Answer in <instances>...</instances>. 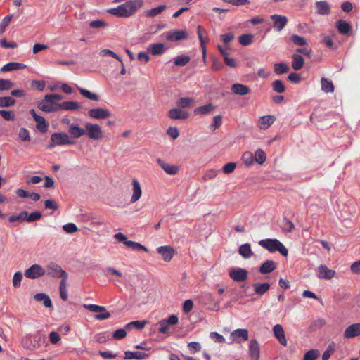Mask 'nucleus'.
Here are the masks:
<instances>
[{"mask_svg": "<svg viewBox=\"0 0 360 360\" xmlns=\"http://www.w3.org/2000/svg\"><path fill=\"white\" fill-rule=\"evenodd\" d=\"M252 287L255 293L257 295L262 296L265 294L270 289V284L269 283H254Z\"/></svg>", "mask_w": 360, "mask_h": 360, "instance_id": "obj_33", "label": "nucleus"}, {"mask_svg": "<svg viewBox=\"0 0 360 360\" xmlns=\"http://www.w3.org/2000/svg\"><path fill=\"white\" fill-rule=\"evenodd\" d=\"M292 68L295 70H299L303 68L304 59L302 56L297 53H294L292 56Z\"/></svg>", "mask_w": 360, "mask_h": 360, "instance_id": "obj_32", "label": "nucleus"}, {"mask_svg": "<svg viewBox=\"0 0 360 360\" xmlns=\"http://www.w3.org/2000/svg\"><path fill=\"white\" fill-rule=\"evenodd\" d=\"M271 18L274 20V27L278 32L281 31L288 22V19L284 15L274 14Z\"/></svg>", "mask_w": 360, "mask_h": 360, "instance_id": "obj_17", "label": "nucleus"}, {"mask_svg": "<svg viewBox=\"0 0 360 360\" xmlns=\"http://www.w3.org/2000/svg\"><path fill=\"white\" fill-rule=\"evenodd\" d=\"M316 13L319 15H326L330 13V6L326 1H319L315 3Z\"/></svg>", "mask_w": 360, "mask_h": 360, "instance_id": "obj_23", "label": "nucleus"}, {"mask_svg": "<svg viewBox=\"0 0 360 360\" xmlns=\"http://www.w3.org/2000/svg\"><path fill=\"white\" fill-rule=\"evenodd\" d=\"M248 271L242 268H231L229 276L236 282L245 281L248 278Z\"/></svg>", "mask_w": 360, "mask_h": 360, "instance_id": "obj_8", "label": "nucleus"}, {"mask_svg": "<svg viewBox=\"0 0 360 360\" xmlns=\"http://www.w3.org/2000/svg\"><path fill=\"white\" fill-rule=\"evenodd\" d=\"M61 95L56 94H46L44 99L37 105L41 111L45 112H53L60 110V104L58 102L63 100Z\"/></svg>", "mask_w": 360, "mask_h": 360, "instance_id": "obj_2", "label": "nucleus"}, {"mask_svg": "<svg viewBox=\"0 0 360 360\" xmlns=\"http://www.w3.org/2000/svg\"><path fill=\"white\" fill-rule=\"evenodd\" d=\"M16 101L11 96L0 97V108H9L15 105Z\"/></svg>", "mask_w": 360, "mask_h": 360, "instance_id": "obj_44", "label": "nucleus"}, {"mask_svg": "<svg viewBox=\"0 0 360 360\" xmlns=\"http://www.w3.org/2000/svg\"><path fill=\"white\" fill-rule=\"evenodd\" d=\"M88 115L91 118L101 120L108 118L111 113L106 108H96L90 109L88 111Z\"/></svg>", "mask_w": 360, "mask_h": 360, "instance_id": "obj_10", "label": "nucleus"}, {"mask_svg": "<svg viewBox=\"0 0 360 360\" xmlns=\"http://www.w3.org/2000/svg\"><path fill=\"white\" fill-rule=\"evenodd\" d=\"M317 276L321 279H331L335 275L334 270L328 269L326 265L321 264L317 268Z\"/></svg>", "mask_w": 360, "mask_h": 360, "instance_id": "obj_13", "label": "nucleus"}, {"mask_svg": "<svg viewBox=\"0 0 360 360\" xmlns=\"http://www.w3.org/2000/svg\"><path fill=\"white\" fill-rule=\"evenodd\" d=\"M107 25H108V23L103 20H96L91 21L89 23V26L91 28H95V29L105 27Z\"/></svg>", "mask_w": 360, "mask_h": 360, "instance_id": "obj_63", "label": "nucleus"}, {"mask_svg": "<svg viewBox=\"0 0 360 360\" xmlns=\"http://www.w3.org/2000/svg\"><path fill=\"white\" fill-rule=\"evenodd\" d=\"M242 159L246 166L252 165L254 162L253 155L249 151H246L243 153Z\"/></svg>", "mask_w": 360, "mask_h": 360, "instance_id": "obj_60", "label": "nucleus"}, {"mask_svg": "<svg viewBox=\"0 0 360 360\" xmlns=\"http://www.w3.org/2000/svg\"><path fill=\"white\" fill-rule=\"evenodd\" d=\"M86 134L89 139L93 140H101L103 137V133L101 127L98 124L86 123Z\"/></svg>", "mask_w": 360, "mask_h": 360, "instance_id": "obj_5", "label": "nucleus"}, {"mask_svg": "<svg viewBox=\"0 0 360 360\" xmlns=\"http://www.w3.org/2000/svg\"><path fill=\"white\" fill-rule=\"evenodd\" d=\"M276 268V263L273 260H266L259 267V272L262 274H269Z\"/></svg>", "mask_w": 360, "mask_h": 360, "instance_id": "obj_30", "label": "nucleus"}, {"mask_svg": "<svg viewBox=\"0 0 360 360\" xmlns=\"http://www.w3.org/2000/svg\"><path fill=\"white\" fill-rule=\"evenodd\" d=\"M290 68L285 63H277L274 65V70L276 75H281L289 71Z\"/></svg>", "mask_w": 360, "mask_h": 360, "instance_id": "obj_43", "label": "nucleus"}, {"mask_svg": "<svg viewBox=\"0 0 360 360\" xmlns=\"http://www.w3.org/2000/svg\"><path fill=\"white\" fill-rule=\"evenodd\" d=\"M168 116L173 120H185L189 117V113L181 110L179 107L170 109L168 112Z\"/></svg>", "mask_w": 360, "mask_h": 360, "instance_id": "obj_18", "label": "nucleus"}, {"mask_svg": "<svg viewBox=\"0 0 360 360\" xmlns=\"http://www.w3.org/2000/svg\"><path fill=\"white\" fill-rule=\"evenodd\" d=\"M68 132L74 138H80L86 134L85 127L82 128L79 127L78 124L72 123L70 125Z\"/></svg>", "mask_w": 360, "mask_h": 360, "instance_id": "obj_28", "label": "nucleus"}, {"mask_svg": "<svg viewBox=\"0 0 360 360\" xmlns=\"http://www.w3.org/2000/svg\"><path fill=\"white\" fill-rule=\"evenodd\" d=\"M238 252L245 259H248L253 255V252L249 243L241 245L239 247Z\"/></svg>", "mask_w": 360, "mask_h": 360, "instance_id": "obj_37", "label": "nucleus"}, {"mask_svg": "<svg viewBox=\"0 0 360 360\" xmlns=\"http://www.w3.org/2000/svg\"><path fill=\"white\" fill-rule=\"evenodd\" d=\"M125 245L129 248L133 249V250H143L146 252H148V250L146 246H144L137 242L127 240V241L125 242Z\"/></svg>", "mask_w": 360, "mask_h": 360, "instance_id": "obj_48", "label": "nucleus"}, {"mask_svg": "<svg viewBox=\"0 0 360 360\" xmlns=\"http://www.w3.org/2000/svg\"><path fill=\"white\" fill-rule=\"evenodd\" d=\"M165 8H166L165 5H160L158 7L146 11L145 15L147 17L153 18V17L158 15V14H160V13H162L165 9Z\"/></svg>", "mask_w": 360, "mask_h": 360, "instance_id": "obj_46", "label": "nucleus"}, {"mask_svg": "<svg viewBox=\"0 0 360 360\" xmlns=\"http://www.w3.org/2000/svg\"><path fill=\"white\" fill-rule=\"evenodd\" d=\"M231 91L236 95L245 96L250 92V89L246 85L236 83L231 86Z\"/></svg>", "mask_w": 360, "mask_h": 360, "instance_id": "obj_27", "label": "nucleus"}, {"mask_svg": "<svg viewBox=\"0 0 360 360\" xmlns=\"http://www.w3.org/2000/svg\"><path fill=\"white\" fill-rule=\"evenodd\" d=\"M41 213L40 212H34L26 216L27 222H33L41 218Z\"/></svg>", "mask_w": 360, "mask_h": 360, "instance_id": "obj_64", "label": "nucleus"}, {"mask_svg": "<svg viewBox=\"0 0 360 360\" xmlns=\"http://www.w3.org/2000/svg\"><path fill=\"white\" fill-rule=\"evenodd\" d=\"M321 89L325 93H332L334 91V86L331 80L322 77L321 79Z\"/></svg>", "mask_w": 360, "mask_h": 360, "instance_id": "obj_39", "label": "nucleus"}, {"mask_svg": "<svg viewBox=\"0 0 360 360\" xmlns=\"http://www.w3.org/2000/svg\"><path fill=\"white\" fill-rule=\"evenodd\" d=\"M290 40L297 46H305L307 45V42L306 39L301 36H299L297 34H292L290 37Z\"/></svg>", "mask_w": 360, "mask_h": 360, "instance_id": "obj_56", "label": "nucleus"}, {"mask_svg": "<svg viewBox=\"0 0 360 360\" xmlns=\"http://www.w3.org/2000/svg\"><path fill=\"white\" fill-rule=\"evenodd\" d=\"M360 335V323H353L346 328L344 337L347 339Z\"/></svg>", "mask_w": 360, "mask_h": 360, "instance_id": "obj_15", "label": "nucleus"}, {"mask_svg": "<svg viewBox=\"0 0 360 360\" xmlns=\"http://www.w3.org/2000/svg\"><path fill=\"white\" fill-rule=\"evenodd\" d=\"M214 109V106L212 103H208L200 107L196 108L194 110V112L196 115H205Z\"/></svg>", "mask_w": 360, "mask_h": 360, "instance_id": "obj_42", "label": "nucleus"}, {"mask_svg": "<svg viewBox=\"0 0 360 360\" xmlns=\"http://www.w3.org/2000/svg\"><path fill=\"white\" fill-rule=\"evenodd\" d=\"M273 332L278 342L283 346H286L287 340L282 326L280 324L275 325L273 328Z\"/></svg>", "mask_w": 360, "mask_h": 360, "instance_id": "obj_21", "label": "nucleus"}, {"mask_svg": "<svg viewBox=\"0 0 360 360\" xmlns=\"http://www.w3.org/2000/svg\"><path fill=\"white\" fill-rule=\"evenodd\" d=\"M0 115L6 121H11L15 119V114L12 110H0Z\"/></svg>", "mask_w": 360, "mask_h": 360, "instance_id": "obj_62", "label": "nucleus"}, {"mask_svg": "<svg viewBox=\"0 0 360 360\" xmlns=\"http://www.w3.org/2000/svg\"><path fill=\"white\" fill-rule=\"evenodd\" d=\"M28 214L27 211H22L18 214H13L9 217L8 221L11 223L15 221H26V216Z\"/></svg>", "mask_w": 360, "mask_h": 360, "instance_id": "obj_49", "label": "nucleus"}, {"mask_svg": "<svg viewBox=\"0 0 360 360\" xmlns=\"http://www.w3.org/2000/svg\"><path fill=\"white\" fill-rule=\"evenodd\" d=\"M60 298L64 301L68 300V287H67V280L61 279V281H60Z\"/></svg>", "mask_w": 360, "mask_h": 360, "instance_id": "obj_47", "label": "nucleus"}, {"mask_svg": "<svg viewBox=\"0 0 360 360\" xmlns=\"http://www.w3.org/2000/svg\"><path fill=\"white\" fill-rule=\"evenodd\" d=\"M46 339V336L44 335H41L40 333L34 334L30 337L29 340H30L32 345L27 346L29 349H32L34 348H37L41 345L42 343L44 342Z\"/></svg>", "mask_w": 360, "mask_h": 360, "instance_id": "obj_22", "label": "nucleus"}, {"mask_svg": "<svg viewBox=\"0 0 360 360\" xmlns=\"http://www.w3.org/2000/svg\"><path fill=\"white\" fill-rule=\"evenodd\" d=\"M193 103H194L193 98H189V97H183V98H179L176 101L177 106L179 108H190L193 105Z\"/></svg>", "mask_w": 360, "mask_h": 360, "instance_id": "obj_41", "label": "nucleus"}, {"mask_svg": "<svg viewBox=\"0 0 360 360\" xmlns=\"http://www.w3.org/2000/svg\"><path fill=\"white\" fill-rule=\"evenodd\" d=\"M79 108L80 105L77 101H65L60 104V110H75Z\"/></svg>", "mask_w": 360, "mask_h": 360, "instance_id": "obj_40", "label": "nucleus"}, {"mask_svg": "<svg viewBox=\"0 0 360 360\" xmlns=\"http://www.w3.org/2000/svg\"><path fill=\"white\" fill-rule=\"evenodd\" d=\"M231 337L233 341L240 343L241 342L246 341L248 339V331L245 328L236 329L231 333Z\"/></svg>", "mask_w": 360, "mask_h": 360, "instance_id": "obj_14", "label": "nucleus"}, {"mask_svg": "<svg viewBox=\"0 0 360 360\" xmlns=\"http://www.w3.org/2000/svg\"><path fill=\"white\" fill-rule=\"evenodd\" d=\"M34 121L36 122V128L41 133H46L48 130L49 123L46 122L44 117L39 116L35 117Z\"/></svg>", "mask_w": 360, "mask_h": 360, "instance_id": "obj_35", "label": "nucleus"}, {"mask_svg": "<svg viewBox=\"0 0 360 360\" xmlns=\"http://www.w3.org/2000/svg\"><path fill=\"white\" fill-rule=\"evenodd\" d=\"M157 162L159 165V166L164 170V172L167 174L174 175L177 174L179 170V166L174 164L168 163L160 158H158L157 160Z\"/></svg>", "mask_w": 360, "mask_h": 360, "instance_id": "obj_11", "label": "nucleus"}, {"mask_svg": "<svg viewBox=\"0 0 360 360\" xmlns=\"http://www.w3.org/2000/svg\"><path fill=\"white\" fill-rule=\"evenodd\" d=\"M34 299L37 302H42L45 307L53 309V304L49 296L44 292H38L34 295Z\"/></svg>", "mask_w": 360, "mask_h": 360, "instance_id": "obj_26", "label": "nucleus"}, {"mask_svg": "<svg viewBox=\"0 0 360 360\" xmlns=\"http://www.w3.org/2000/svg\"><path fill=\"white\" fill-rule=\"evenodd\" d=\"M273 90L276 93H283L285 91V86L283 81L280 79L275 80L272 83Z\"/></svg>", "mask_w": 360, "mask_h": 360, "instance_id": "obj_52", "label": "nucleus"}, {"mask_svg": "<svg viewBox=\"0 0 360 360\" xmlns=\"http://www.w3.org/2000/svg\"><path fill=\"white\" fill-rule=\"evenodd\" d=\"M124 358L126 359H144L148 357V354L147 353L143 352H131L127 351L124 352Z\"/></svg>", "mask_w": 360, "mask_h": 360, "instance_id": "obj_34", "label": "nucleus"}, {"mask_svg": "<svg viewBox=\"0 0 360 360\" xmlns=\"http://www.w3.org/2000/svg\"><path fill=\"white\" fill-rule=\"evenodd\" d=\"M47 275L53 278H61L67 280L68 274L56 263H50L47 266Z\"/></svg>", "mask_w": 360, "mask_h": 360, "instance_id": "obj_7", "label": "nucleus"}, {"mask_svg": "<svg viewBox=\"0 0 360 360\" xmlns=\"http://www.w3.org/2000/svg\"><path fill=\"white\" fill-rule=\"evenodd\" d=\"M26 68V65L21 63L18 62H10L6 63L0 69V72H10L16 70H22Z\"/></svg>", "mask_w": 360, "mask_h": 360, "instance_id": "obj_29", "label": "nucleus"}, {"mask_svg": "<svg viewBox=\"0 0 360 360\" xmlns=\"http://www.w3.org/2000/svg\"><path fill=\"white\" fill-rule=\"evenodd\" d=\"M143 0H129L116 8H110L108 12L119 18H127L134 15L143 6Z\"/></svg>", "mask_w": 360, "mask_h": 360, "instance_id": "obj_1", "label": "nucleus"}, {"mask_svg": "<svg viewBox=\"0 0 360 360\" xmlns=\"http://www.w3.org/2000/svg\"><path fill=\"white\" fill-rule=\"evenodd\" d=\"M259 245L270 252L278 251L284 257H287L288 255V249L277 239H263L259 241Z\"/></svg>", "mask_w": 360, "mask_h": 360, "instance_id": "obj_3", "label": "nucleus"}, {"mask_svg": "<svg viewBox=\"0 0 360 360\" xmlns=\"http://www.w3.org/2000/svg\"><path fill=\"white\" fill-rule=\"evenodd\" d=\"M74 143L75 141L68 134L62 132H56L51 135V141L47 148L51 149L56 146L72 145Z\"/></svg>", "mask_w": 360, "mask_h": 360, "instance_id": "obj_4", "label": "nucleus"}, {"mask_svg": "<svg viewBox=\"0 0 360 360\" xmlns=\"http://www.w3.org/2000/svg\"><path fill=\"white\" fill-rule=\"evenodd\" d=\"M147 323V321H133L127 323L125 328L130 330L132 328H136V329L141 330L143 329Z\"/></svg>", "mask_w": 360, "mask_h": 360, "instance_id": "obj_45", "label": "nucleus"}, {"mask_svg": "<svg viewBox=\"0 0 360 360\" xmlns=\"http://www.w3.org/2000/svg\"><path fill=\"white\" fill-rule=\"evenodd\" d=\"M79 93L84 97L91 101H98V96L96 94H94L86 89L77 86Z\"/></svg>", "mask_w": 360, "mask_h": 360, "instance_id": "obj_53", "label": "nucleus"}, {"mask_svg": "<svg viewBox=\"0 0 360 360\" xmlns=\"http://www.w3.org/2000/svg\"><path fill=\"white\" fill-rule=\"evenodd\" d=\"M336 27L342 34H347L352 30L351 25L343 20H338L336 22Z\"/></svg>", "mask_w": 360, "mask_h": 360, "instance_id": "obj_36", "label": "nucleus"}, {"mask_svg": "<svg viewBox=\"0 0 360 360\" xmlns=\"http://www.w3.org/2000/svg\"><path fill=\"white\" fill-rule=\"evenodd\" d=\"M319 355V352L317 349H311L304 354L303 360H316Z\"/></svg>", "mask_w": 360, "mask_h": 360, "instance_id": "obj_58", "label": "nucleus"}, {"mask_svg": "<svg viewBox=\"0 0 360 360\" xmlns=\"http://www.w3.org/2000/svg\"><path fill=\"white\" fill-rule=\"evenodd\" d=\"M219 173V170H216V169H209L203 175L202 180L206 181L208 180L213 179L218 175Z\"/></svg>", "mask_w": 360, "mask_h": 360, "instance_id": "obj_57", "label": "nucleus"}, {"mask_svg": "<svg viewBox=\"0 0 360 360\" xmlns=\"http://www.w3.org/2000/svg\"><path fill=\"white\" fill-rule=\"evenodd\" d=\"M249 352L252 358H254L255 360H259L260 348L257 340L253 339L250 340L249 344Z\"/></svg>", "mask_w": 360, "mask_h": 360, "instance_id": "obj_24", "label": "nucleus"}, {"mask_svg": "<svg viewBox=\"0 0 360 360\" xmlns=\"http://www.w3.org/2000/svg\"><path fill=\"white\" fill-rule=\"evenodd\" d=\"M197 33H198V38H199V40H200V46H201L202 49V53H203V56H205L206 49H205L204 38H205V37H207V32H205L204 28L201 25H199L197 27Z\"/></svg>", "mask_w": 360, "mask_h": 360, "instance_id": "obj_38", "label": "nucleus"}, {"mask_svg": "<svg viewBox=\"0 0 360 360\" xmlns=\"http://www.w3.org/2000/svg\"><path fill=\"white\" fill-rule=\"evenodd\" d=\"M190 61V57L186 55L177 56L174 60L176 66H184Z\"/></svg>", "mask_w": 360, "mask_h": 360, "instance_id": "obj_54", "label": "nucleus"}, {"mask_svg": "<svg viewBox=\"0 0 360 360\" xmlns=\"http://www.w3.org/2000/svg\"><path fill=\"white\" fill-rule=\"evenodd\" d=\"M148 51L153 55H161L165 53V45L162 43H153L148 46Z\"/></svg>", "mask_w": 360, "mask_h": 360, "instance_id": "obj_31", "label": "nucleus"}, {"mask_svg": "<svg viewBox=\"0 0 360 360\" xmlns=\"http://www.w3.org/2000/svg\"><path fill=\"white\" fill-rule=\"evenodd\" d=\"M13 86L14 83L11 80L0 78V91L10 90Z\"/></svg>", "mask_w": 360, "mask_h": 360, "instance_id": "obj_51", "label": "nucleus"}, {"mask_svg": "<svg viewBox=\"0 0 360 360\" xmlns=\"http://www.w3.org/2000/svg\"><path fill=\"white\" fill-rule=\"evenodd\" d=\"M253 38L251 34H244L239 37L238 41L243 46H248L252 43Z\"/></svg>", "mask_w": 360, "mask_h": 360, "instance_id": "obj_50", "label": "nucleus"}, {"mask_svg": "<svg viewBox=\"0 0 360 360\" xmlns=\"http://www.w3.org/2000/svg\"><path fill=\"white\" fill-rule=\"evenodd\" d=\"M266 154L262 149L259 148L255 152V160L259 164H263L266 161Z\"/></svg>", "mask_w": 360, "mask_h": 360, "instance_id": "obj_55", "label": "nucleus"}, {"mask_svg": "<svg viewBox=\"0 0 360 360\" xmlns=\"http://www.w3.org/2000/svg\"><path fill=\"white\" fill-rule=\"evenodd\" d=\"M132 195L131 198V202L138 201L142 195V189L140 183L136 179H132Z\"/></svg>", "mask_w": 360, "mask_h": 360, "instance_id": "obj_20", "label": "nucleus"}, {"mask_svg": "<svg viewBox=\"0 0 360 360\" xmlns=\"http://www.w3.org/2000/svg\"><path fill=\"white\" fill-rule=\"evenodd\" d=\"M157 251L161 255L163 260L165 262L171 261L175 252L174 249L169 245L158 247Z\"/></svg>", "mask_w": 360, "mask_h": 360, "instance_id": "obj_12", "label": "nucleus"}, {"mask_svg": "<svg viewBox=\"0 0 360 360\" xmlns=\"http://www.w3.org/2000/svg\"><path fill=\"white\" fill-rule=\"evenodd\" d=\"M335 351V345L333 342L330 344L326 350L324 351L323 355H322V360H329L330 356L333 354Z\"/></svg>", "mask_w": 360, "mask_h": 360, "instance_id": "obj_59", "label": "nucleus"}, {"mask_svg": "<svg viewBox=\"0 0 360 360\" xmlns=\"http://www.w3.org/2000/svg\"><path fill=\"white\" fill-rule=\"evenodd\" d=\"M85 309L89 310L92 312L98 313L95 315V319L98 320H105L110 317V313L107 311L105 307L103 306H99L97 304H84L83 306Z\"/></svg>", "mask_w": 360, "mask_h": 360, "instance_id": "obj_6", "label": "nucleus"}, {"mask_svg": "<svg viewBox=\"0 0 360 360\" xmlns=\"http://www.w3.org/2000/svg\"><path fill=\"white\" fill-rule=\"evenodd\" d=\"M45 274L44 269L39 264H34L32 265L25 271V277L30 279H36Z\"/></svg>", "mask_w": 360, "mask_h": 360, "instance_id": "obj_9", "label": "nucleus"}, {"mask_svg": "<svg viewBox=\"0 0 360 360\" xmlns=\"http://www.w3.org/2000/svg\"><path fill=\"white\" fill-rule=\"evenodd\" d=\"M276 117L274 115L262 116L258 120L257 126L260 129H267L275 122Z\"/></svg>", "mask_w": 360, "mask_h": 360, "instance_id": "obj_19", "label": "nucleus"}, {"mask_svg": "<svg viewBox=\"0 0 360 360\" xmlns=\"http://www.w3.org/2000/svg\"><path fill=\"white\" fill-rule=\"evenodd\" d=\"M100 54L102 56H110L117 59V60H119L123 65V62L121 60V58H120V56L116 53H115L114 51H112L110 49H103L100 51Z\"/></svg>", "mask_w": 360, "mask_h": 360, "instance_id": "obj_61", "label": "nucleus"}, {"mask_svg": "<svg viewBox=\"0 0 360 360\" xmlns=\"http://www.w3.org/2000/svg\"><path fill=\"white\" fill-rule=\"evenodd\" d=\"M188 33L186 30H175L166 34V39L170 41H176L187 38Z\"/></svg>", "mask_w": 360, "mask_h": 360, "instance_id": "obj_16", "label": "nucleus"}, {"mask_svg": "<svg viewBox=\"0 0 360 360\" xmlns=\"http://www.w3.org/2000/svg\"><path fill=\"white\" fill-rule=\"evenodd\" d=\"M34 299L37 302H42L45 307L53 309V304L49 296L44 292H38L34 295Z\"/></svg>", "mask_w": 360, "mask_h": 360, "instance_id": "obj_25", "label": "nucleus"}]
</instances>
